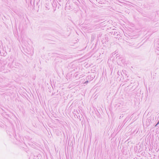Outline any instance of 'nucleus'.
Returning a JSON list of instances; mask_svg holds the SVG:
<instances>
[{
    "mask_svg": "<svg viewBox=\"0 0 159 159\" xmlns=\"http://www.w3.org/2000/svg\"><path fill=\"white\" fill-rule=\"evenodd\" d=\"M159 124V121L157 123V125H156V126L158 124Z\"/></svg>",
    "mask_w": 159,
    "mask_h": 159,
    "instance_id": "obj_1",
    "label": "nucleus"
}]
</instances>
